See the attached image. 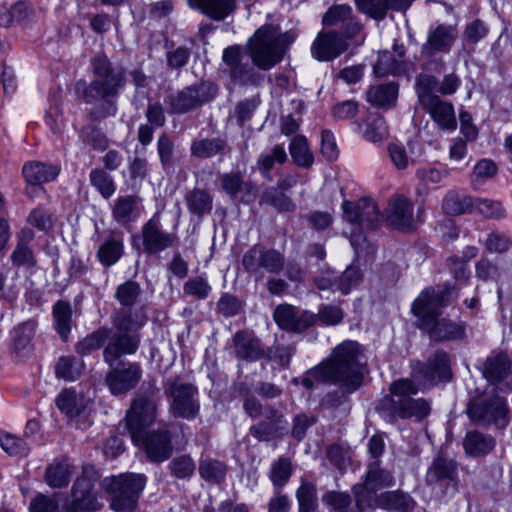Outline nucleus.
Masks as SVG:
<instances>
[{
    "label": "nucleus",
    "instance_id": "obj_1",
    "mask_svg": "<svg viewBox=\"0 0 512 512\" xmlns=\"http://www.w3.org/2000/svg\"><path fill=\"white\" fill-rule=\"evenodd\" d=\"M359 353L357 342H342L333 349L327 360L307 371L300 383L307 389L313 388L315 382L336 384L346 393H352L363 381Z\"/></svg>",
    "mask_w": 512,
    "mask_h": 512
},
{
    "label": "nucleus",
    "instance_id": "obj_2",
    "mask_svg": "<svg viewBox=\"0 0 512 512\" xmlns=\"http://www.w3.org/2000/svg\"><path fill=\"white\" fill-rule=\"evenodd\" d=\"M91 67L93 79L85 86L82 99L94 104L89 116L93 121H100L116 114L117 98L126 78L124 70L114 67L104 55L95 56Z\"/></svg>",
    "mask_w": 512,
    "mask_h": 512
},
{
    "label": "nucleus",
    "instance_id": "obj_3",
    "mask_svg": "<svg viewBox=\"0 0 512 512\" xmlns=\"http://www.w3.org/2000/svg\"><path fill=\"white\" fill-rule=\"evenodd\" d=\"M286 45V34H282L277 26L265 25L250 38L247 50L255 66L270 70L282 60Z\"/></svg>",
    "mask_w": 512,
    "mask_h": 512
},
{
    "label": "nucleus",
    "instance_id": "obj_4",
    "mask_svg": "<svg viewBox=\"0 0 512 512\" xmlns=\"http://www.w3.org/2000/svg\"><path fill=\"white\" fill-rule=\"evenodd\" d=\"M144 474L123 473L102 481L103 489L110 496V507L116 512H132L146 485Z\"/></svg>",
    "mask_w": 512,
    "mask_h": 512
},
{
    "label": "nucleus",
    "instance_id": "obj_5",
    "mask_svg": "<svg viewBox=\"0 0 512 512\" xmlns=\"http://www.w3.org/2000/svg\"><path fill=\"white\" fill-rule=\"evenodd\" d=\"M390 403L395 414L403 419H423L430 412V403L424 398H414L419 387L410 379H399L390 386Z\"/></svg>",
    "mask_w": 512,
    "mask_h": 512
},
{
    "label": "nucleus",
    "instance_id": "obj_6",
    "mask_svg": "<svg viewBox=\"0 0 512 512\" xmlns=\"http://www.w3.org/2000/svg\"><path fill=\"white\" fill-rule=\"evenodd\" d=\"M457 37L458 31L454 25L431 26L420 50L421 57L425 59V67L429 70H441L443 62L440 56L450 53Z\"/></svg>",
    "mask_w": 512,
    "mask_h": 512
},
{
    "label": "nucleus",
    "instance_id": "obj_7",
    "mask_svg": "<svg viewBox=\"0 0 512 512\" xmlns=\"http://www.w3.org/2000/svg\"><path fill=\"white\" fill-rule=\"evenodd\" d=\"M164 392L171 399L170 413L176 418L193 420L200 410L198 389L179 378H170L164 383Z\"/></svg>",
    "mask_w": 512,
    "mask_h": 512
},
{
    "label": "nucleus",
    "instance_id": "obj_8",
    "mask_svg": "<svg viewBox=\"0 0 512 512\" xmlns=\"http://www.w3.org/2000/svg\"><path fill=\"white\" fill-rule=\"evenodd\" d=\"M242 264L244 269L259 281L264 278L265 273H280L285 268V257L276 249L254 245L243 255Z\"/></svg>",
    "mask_w": 512,
    "mask_h": 512
},
{
    "label": "nucleus",
    "instance_id": "obj_9",
    "mask_svg": "<svg viewBox=\"0 0 512 512\" xmlns=\"http://www.w3.org/2000/svg\"><path fill=\"white\" fill-rule=\"evenodd\" d=\"M217 86L209 81H202L183 88L169 97L167 103L171 113L183 114L194 110L214 99Z\"/></svg>",
    "mask_w": 512,
    "mask_h": 512
},
{
    "label": "nucleus",
    "instance_id": "obj_10",
    "mask_svg": "<svg viewBox=\"0 0 512 512\" xmlns=\"http://www.w3.org/2000/svg\"><path fill=\"white\" fill-rule=\"evenodd\" d=\"M96 476L92 469H84L71 489V501L64 506L65 512H94L101 504L94 492Z\"/></svg>",
    "mask_w": 512,
    "mask_h": 512
},
{
    "label": "nucleus",
    "instance_id": "obj_11",
    "mask_svg": "<svg viewBox=\"0 0 512 512\" xmlns=\"http://www.w3.org/2000/svg\"><path fill=\"white\" fill-rule=\"evenodd\" d=\"M447 291H436L434 288H426L414 300L412 313L418 320V326L426 331L441 314V308L447 305Z\"/></svg>",
    "mask_w": 512,
    "mask_h": 512
},
{
    "label": "nucleus",
    "instance_id": "obj_12",
    "mask_svg": "<svg viewBox=\"0 0 512 512\" xmlns=\"http://www.w3.org/2000/svg\"><path fill=\"white\" fill-rule=\"evenodd\" d=\"M155 419V402L144 396L137 397L126 414L127 428L135 444H139L141 433L146 427L152 425Z\"/></svg>",
    "mask_w": 512,
    "mask_h": 512
},
{
    "label": "nucleus",
    "instance_id": "obj_13",
    "mask_svg": "<svg viewBox=\"0 0 512 512\" xmlns=\"http://www.w3.org/2000/svg\"><path fill=\"white\" fill-rule=\"evenodd\" d=\"M393 485L394 478L392 474L381 469L378 461L373 462L369 465L364 484L356 485L353 488L358 508L362 509L365 506H370L371 494Z\"/></svg>",
    "mask_w": 512,
    "mask_h": 512
},
{
    "label": "nucleus",
    "instance_id": "obj_14",
    "mask_svg": "<svg viewBox=\"0 0 512 512\" xmlns=\"http://www.w3.org/2000/svg\"><path fill=\"white\" fill-rule=\"evenodd\" d=\"M414 378L422 386H433L440 381L451 379L450 360L448 354L442 350L436 351L425 365L414 367Z\"/></svg>",
    "mask_w": 512,
    "mask_h": 512
},
{
    "label": "nucleus",
    "instance_id": "obj_15",
    "mask_svg": "<svg viewBox=\"0 0 512 512\" xmlns=\"http://www.w3.org/2000/svg\"><path fill=\"white\" fill-rule=\"evenodd\" d=\"M142 244L145 253L158 254L175 243L176 236L162 229L161 215L155 213L141 228Z\"/></svg>",
    "mask_w": 512,
    "mask_h": 512
},
{
    "label": "nucleus",
    "instance_id": "obj_16",
    "mask_svg": "<svg viewBox=\"0 0 512 512\" xmlns=\"http://www.w3.org/2000/svg\"><path fill=\"white\" fill-rule=\"evenodd\" d=\"M105 382L114 395H119L133 389L142 378V369L135 362H120L117 366H110Z\"/></svg>",
    "mask_w": 512,
    "mask_h": 512
},
{
    "label": "nucleus",
    "instance_id": "obj_17",
    "mask_svg": "<svg viewBox=\"0 0 512 512\" xmlns=\"http://www.w3.org/2000/svg\"><path fill=\"white\" fill-rule=\"evenodd\" d=\"M342 208L344 219L352 224L374 229L380 223L381 216L378 207L371 199L363 198L356 203L345 201Z\"/></svg>",
    "mask_w": 512,
    "mask_h": 512
},
{
    "label": "nucleus",
    "instance_id": "obj_18",
    "mask_svg": "<svg viewBox=\"0 0 512 512\" xmlns=\"http://www.w3.org/2000/svg\"><path fill=\"white\" fill-rule=\"evenodd\" d=\"M507 410L506 400L501 397H494L489 402L469 406L468 415L479 424L494 423L498 427H504Z\"/></svg>",
    "mask_w": 512,
    "mask_h": 512
},
{
    "label": "nucleus",
    "instance_id": "obj_19",
    "mask_svg": "<svg viewBox=\"0 0 512 512\" xmlns=\"http://www.w3.org/2000/svg\"><path fill=\"white\" fill-rule=\"evenodd\" d=\"M137 446L141 447L147 457L153 462H164L172 454L173 444L167 430H157L151 433H141Z\"/></svg>",
    "mask_w": 512,
    "mask_h": 512
},
{
    "label": "nucleus",
    "instance_id": "obj_20",
    "mask_svg": "<svg viewBox=\"0 0 512 512\" xmlns=\"http://www.w3.org/2000/svg\"><path fill=\"white\" fill-rule=\"evenodd\" d=\"M273 317L279 327L291 332H303L317 322L315 314L308 311L299 312L288 304L279 305Z\"/></svg>",
    "mask_w": 512,
    "mask_h": 512
},
{
    "label": "nucleus",
    "instance_id": "obj_21",
    "mask_svg": "<svg viewBox=\"0 0 512 512\" xmlns=\"http://www.w3.org/2000/svg\"><path fill=\"white\" fill-rule=\"evenodd\" d=\"M348 48L347 41L338 31L319 33L311 46L313 57L319 61H330Z\"/></svg>",
    "mask_w": 512,
    "mask_h": 512
},
{
    "label": "nucleus",
    "instance_id": "obj_22",
    "mask_svg": "<svg viewBox=\"0 0 512 512\" xmlns=\"http://www.w3.org/2000/svg\"><path fill=\"white\" fill-rule=\"evenodd\" d=\"M139 333L117 332L110 339L104 349V360L109 366H113L122 355L135 354L140 345Z\"/></svg>",
    "mask_w": 512,
    "mask_h": 512
},
{
    "label": "nucleus",
    "instance_id": "obj_23",
    "mask_svg": "<svg viewBox=\"0 0 512 512\" xmlns=\"http://www.w3.org/2000/svg\"><path fill=\"white\" fill-rule=\"evenodd\" d=\"M223 62L226 66L225 70L231 80L237 84H247L254 80V68L248 63L241 61L240 46H230L223 51Z\"/></svg>",
    "mask_w": 512,
    "mask_h": 512
},
{
    "label": "nucleus",
    "instance_id": "obj_24",
    "mask_svg": "<svg viewBox=\"0 0 512 512\" xmlns=\"http://www.w3.org/2000/svg\"><path fill=\"white\" fill-rule=\"evenodd\" d=\"M387 221L397 229H410L413 226V204L403 195H394L387 206Z\"/></svg>",
    "mask_w": 512,
    "mask_h": 512
},
{
    "label": "nucleus",
    "instance_id": "obj_25",
    "mask_svg": "<svg viewBox=\"0 0 512 512\" xmlns=\"http://www.w3.org/2000/svg\"><path fill=\"white\" fill-rule=\"evenodd\" d=\"M223 191L233 199L250 203L256 199L257 188L248 181H244L240 173H226L220 178Z\"/></svg>",
    "mask_w": 512,
    "mask_h": 512
},
{
    "label": "nucleus",
    "instance_id": "obj_26",
    "mask_svg": "<svg viewBox=\"0 0 512 512\" xmlns=\"http://www.w3.org/2000/svg\"><path fill=\"white\" fill-rule=\"evenodd\" d=\"M405 48L402 44L395 43L393 51H382L378 55L377 62L374 65V72L379 77L388 74H399L405 69Z\"/></svg>",
    "mask_w": 512,
    "mask_h": 512
},
{
    "label": "nucleus",
    "instance_id": "obj_27",
    "mask_svg": "<svg viewBox=\"0 0 512 512\" xmlns=\"http://www.w3.org/2000/svg\"><path fill=\"white\" fill-rule=\"evenodd\" d=\"M233 349L240 360L253 362L265 356L260 340L246 331H239L234 335Z\"/></svg>",
    "mask_w": 512,
    "mask_h": 512
},
{
    "label": "nucleus",
    "instance_id": "obj_28",
    "mask_svg": "<svg viewBox=\"0 0 512 512\" xmlns=\"http://www.w3.org/2000/svg\"><path fill=\"white\" fill-rule=\"evenodd\" d=\"M458 480L457 464L451 459L437 457L427 470L425 481L428 485L444 483L456 485Z\"/></svg>",
    "mask_w": 512,
    "mask_h": 512
},
{
    "label": "nucleus",
    "instance_id": "obj_29",
    "mask_svg": "<svg viewBox=\"0 0 512 512\" xmlns=\"http://www.w3.org/2000/svg\"><path fill=\"white\" fill-rule=\"evenodd\" d=\"M423 107L440 129L454 131L457 128L454 106L449 101L437 97Z\"/></svg>",
    "mask_w": 512,
    "mask_h": 512
},
{
    "label": "nucleus",
    "instance_id": "obj_30",
    "mask_svg": "<svg viewBox=\"0 0 512 512\" xmlns=\"http://www.w3.org/2000/svg\"><path fill=\"white\" fill-rule=\"evenodd\" d=\"M190 8L201 11L215 21H222L237 7L236 0H187Z\"/></svg>",
    "mask_w": 512,
    "mask_h": 512
},
{
    "label": "nucleus",
    "instance_id": "obj_31",
    "mask_svg": "<svg viewBox=\"0 0 512 512\" xmlns=\"http://www.w3.org/2000/svg\"><path fill=\"white\" fill-rule=\"evenodd\" d=\"M23 176L29 185H43L57 178L60 168L43 162H29L23 166Z\"/></svg>",
    "mask_w": 512,
    "mask_h": 512
},
{
    "label": "nucleus",
    "instance_id": "obj_32",
    "mask_svg": "<svg viewBox=\"0 0 512 512\" xmlns=\"http://www.w3.org/2000/svg\"><path fill=\"white\" fill-rule=\"evenodd\" d=\"M145 323L146 316L140 311L119 308L112 316V324L117 332L138 333Z\"/></svg>",
    "mask_w": 512,
    "mask_h": 512
},
{
    "label": "nucleus",
    "instance_id": "obj_33",
    "mask_svg": "<svg viewBox=\"0 0 512 512\" xmlns=\"http://www.w3.org/2000/svg\"><path fill=\"white\" fill-rule=\"evenodd\" d=\"M426 332L430 338L435 340H458L465 335V325L462 322H453L449 319H437Z\"/></svg>",
    "mask_w": 512,
    "mask_h": 512
},
{
    "label": "nucleus",
    "instance_id": "obj_34",
    "mask_svg": "<svg viewBox=\"0 0 512 512\" xmlns=\"http://www.w3.org/2000/svg\"><path fill=\"white\" fill-rule=\"evenodd\" d=\"M37 321L28 319L16 325L11 331L12 346L15 352L20 353L31 345L37 329Z\"/></svg>",
    "mask_w": 512,
    "mask_h": 512
},
{
    "label": "nucleus",
    "instance_id": "obj_35",
    "mask_svg": "<svg viewBox=\"0 0 512 512\" xmlns=\"http://www.w3.org/2000/svg\"><path fill=\"white\" fill-rule=\"evenodd\" d=\"M463 446L468 455L481 456L487 454L494 448L495 441L490 435L478 431H471L466 434Z\"/></svg>",
    "mask_w": 512,
    "mask_h": 512
},
{
    "label": "nucleus",
    "instance_id": "obj_36",
    "mask_svg": "<svg viewBox=\"0 0 512 512\" xmlns=\"http://www.w3.org/2000/svg\"><path fill=\"white\" fill-rule=\"evenodd\" d=\"M397 94L398 86L392 82L372 86L367 91V101L377 107H391L396 101Z\"/></svg>",
    "mask_w": 512,
    "mask_h": 512
},
{
    "label": "nucleus",
    "instance_id": "obj_37",
    "mask_svg": "<svg viewBox=\"0 0 512 512\" xmlns=\"http://www.w3.org/2000/svg\"><path fill=\"white\" fill-rule=\"evenodd\" d=\"M88 401L73 389L63 390L57 397V407L69 417L78 416L87 406Z\"/></svg>",
    "mask_w": 512,
    "mask_h": 512
},
{
    "label": "nucleus",
    "instance_id": "obj_38",
    "mask_svg": "<svg viewBox=\"0 0 512 512\" xmlns=\"http://www.w3.org/2000/svg\"><path fill=\"white\" fill-rule=\"evenodd\" d=\"M73 474V468L67 461L54 462L47 466L45 481L52 488L66 487Z\"/></svg>",
    "mask_w": 512,
    "mask_h": 512
},
{
    "label": "nucleus",
    "instance_id": "obj_39",
    "mask_svg": "<svg viewBox=\"0 0 512 512\" xmlns=\"http://www.w3.org/2000/svg\"><path fill=\"white\" fill-rule=\"evenodd\" d=\"M54 327L61 339L66 341L71 331L72 309L65 301H57L53 306Z\"/></svg>",
    "mask_w": 512,
    "mask_h": 512
},
{
    "label": "nucleus",
    "instance_id": "obj_40",
    "mask_svg": "<svg viewBox=\"0 0 512 512\" xmlns=\"http://www.w3.org/2000/svg\"><path fill=\"white\" fill-rule=\"evenodd\" d=\"M138 216L137 198L131 195L120 197L115 201L113 217L121 224H126Z\"/></svg>",
    "mask_w": 512,
    "mask_h": 512
},
{
    "label": "nucleus",
    "instance_id": "obj_41",
    "mask_svg": "<svg viewBox=\"0 0 512 512\" xmlns=\"http://www.w3.org/2000/svg\"><path fill=\"white\" fill-rule=\"evenodd\" d=\"M123 241L110 238L105 240L98 248V260L105 266L110 267L116 264L123 254Z\"/></svg>",
    "mask_w": 512,
    "mask_h": 512
},
{
    "label": "nucleus",
    "instance_id": "obj_42",
    "mask_svg": "<svg viewBox=\"0 0 512 512\" xmlns=\"http://www.w3.org/2000/svg\"><path fill=\"white\" fill-rule=\"evenodd\" d=\"M290 155L293 162L300 167L309 168L314 161L309 149L307 139L304 136H295L290 142Z\"/></svg>",
    "mask_w": 512,
    "mask_h": 512
},
{
    "label": "nucleus",
    "instance_id": "obj_43",
    "mask_svg": "<svg viewBox=\"0 0 512 512\" xmlns=\"http://www.w3.org/2000/svg\"><path fill=\"white\" fill-rule=\"evenodd\" d=\"M83 370V361L74 356L60 357L55 367L57 377L68 381H74L79 378Z\"/></svg>",
    "mask_w": 512,
    "mask_h": 512
},
{
    "label": "nucleus",
    "instance_id": "obj_44",
    "mask_svg": "<svg viewBox=\"0 0 512 512\" xmlns=\"http://www.w3.org/2000/svg\"><path fill=\"white\" fill-rule=\"evenodd\" d=\"M226 141L222 138L199 139L193 141L191 154L197 158H210L224 150Z\"/></svg>",
    "mask_w": 512,
    "mask_h": 512
},
{
    "label": "nucleus",
    "instance_id": "obj_45",
    "mask_svg": "<svg viewBox=\"0 0 512 512\" xmlns=\"http://www.w3.org/2000/svg\"><path fill=\"white\" fill-rule=\"evenodd\" d=\"M473 201L469 196L449 192L443 200L442 208L449 215H460L473 209Z\"/></svg>",
    "mask_w": 512,
    "mask_h": 512
},
{
    "label": "nucleus",
    "instance_id": "obj_46",
    "mask_svg": "<svg viewBox=\"0 0 512 512\" xmlns=\"http://www.w3.org/2000/svg\"><path fill=\"white\" fill-rule=\"evenodd\" d=\"M186 204L191 213L202 216L211 211L212 198L208 192L194 189L186 196Z\"/></svg>",
    "mask_w": 512,
    "mask_h": 512
},
{
    "label": "nucleus",
    "instance_id": "obj_47",
    "mask_svg": "<svg viewBox=\"0 0 512 512\" xmlns=\"http://www.w3.org/2000/svg\"><path fill=\"white\" fill-rule=\"evenodd\" d=\"M141 292V287L137 282L128 280L116 288L115 298L123 308H131L137 303Z\"/></svg>",
    "mask_w": 512,
    "mask_h": 512
},
{
    "label": "nucleus",
    "instance_id": "obj_48",
    "mask_svg": "<svg viewBox=\"0 0 512 512\" xmlns=\"http://www.w3.org/2000/svg\"><path fill=\"white\" fill-rule=\"evenodd\" d=\"M199 474L207 481L219 483L225 477L226 466L218 460L205 459L199 465Z\"/></svg>",
    "mask_w": 512,
    "mask_h": 512
},
{
    "label": "nucleus",
    "instance_id": "obj_49",
    "mask_svg": "<svg viewBox=\"0 0 512 512\" xmlns=\"http://www.w3.org/2000/svg\"><path fill=\"white\" fill-rule=\"evenodd\" d=\"M110 331L108 329H99L94 331L76 345V351L81 355H88L99 349L108 338Z\"/></svg>",
    "mask_w": 512,
    "mask_h": 512
},
{
    "label": "nucleus",
    "instance_id": "obj_50",
    "mask_svg": "<svg viewBox=\"0 0 512 512\" xmlns=\"http://www.w3.org/2000/svg\"><path fill=\"white\" fill-rule=\"evenodd\" d=\"M292 474V463L286 457H280L271 465L270 479L275 486L285 485Z\"/></svg>",
    "mask_w": 512,
    "mask_h": 512
},
{
    "label": "nucleus",
    "instance_id": "obj_51",
    "mask_svg": "<svg viewBox=\"0 0 512 512\" xmlns=\"http://www.w3.org/2000/svg\"><path fill=\"white\" fill-rule=\"evenodd\" d=\"M1 448L12 456H26L30 450L29 445L15 435L0 432Z\"/></svg>",
    "mask_w": 512,
    "mask_h": 512
},
{
    "label": "nucleus",
    "instance_id": "obj_52",
    "mask_svg": "<svg viewBox=\"0 0 512 512\" xmlns=\"http://www.w3.org/2000/svg\"><path fill=\"white\" fill-rule=\"evenodd\" d=\"M498 171L497 165L490 159L479 160L473 169L471 178L472 185L479 187L485 181L491 179L496 175Z\"/></svg>",
    "mask_w": 512,
    "mask_h": 512
},
{
    "label": "nucleus",
    "instance_id": "obj_53",
    "mask_svg": "<svg viewBox=\"0 0 512 512\" xmlns=\"http://www.w3.org/2000/svg\"><path fill=\"white\" fill-rule=\"evenodd\" d=\"M300 512H314L317 506L316 489L309 482H302L296 493Z\"/></svg>",
    "mask_w": 512,
    "mask_h": 512
},
{
    "label": "nucleus",
    "instance_id": "obj_54",
    "mask_svg": "<svg viewBox=\"0 0 512 512\" xmlns=\"http://www.w3.org/2000/svg\"><path fill=\"white\" fill-rule=\"evenodd\" d=\"M10 260L13 267L31 269L36 266L37 260L30 246L16 245Z\"/></svg>",
    "mask_w": 512,
    "mask_h": 512
},
{
    "label": "nucleus",
    "instance_id": "obj_55",
    "mask_svg": "<svg viewBox=\"0 0 512 512\" xmlns=\"http://www.w3.org/2000/svg\"><path fill=\"white\" fill-rule=\"evenodd\" d=\"M437 80L434 76L421 74L416 79L417 95L420 103L425 105L427 102L437 98L433 92L436 90Z\"/></svg>",
    "mask_w": 512,
    "mask_h": 512
},
{
    "label": "nucleus",
    "instance_id": "obj_56",
    "mask_svg": "<svg viewBox=\"0 0 512 512\" xmlns=\"http://www.w3.org/2000/svg\"><path fill=\"white\" fill-rule=\"evenodd\" d=\"M473 209L487 218L500 219L505 217V210L498 201L477 198L473 201Z\"/></svg>",
    "mask_w": 512,
    "mask_h": 512
},
{
    "label": "nucleus",
    "instance_id": "obj_57",
    "mask_svg": "<svg viewBox=\"0 0 512 512\" xmlns=\"http://www.w3.org/2000/svg\"><path fill=\"white\" fill-rule=\"evenodd\" d=\"M262 201L283 212H290L295 209L292 200L275 188L267 189L262 195Z\"/></svg>",
    "mask_w": 512,
    "mask_h": 512
},
{
    "label": "nucleus",
    "instance_id": "obj_58",
    "mask_svg": "<svg viewBox=\"0 0 512 512\" xmlns=\"http://www.w3.org/2000/svg\"><path fill=\"white\" fill-rule=\"evenodd\" d=\"M287 159L285 147L283 145H275L270 152L262 153L258 159L260 169L267 173L275 163L283 164Z\"/></svg>",
    "mask_w": 512,
    "mask_h": 512
},
{
    "label": "nucleus",
    "instance_id": "obj_59",
    "mask_svg": "<svg viewBox=\"0 0 512 512\" xmlns=\"http://www.w3.org/2000/svg\"><path fill=\"white\" fill-rule=\"evenodd\" d=\"M382 498L388 508L402 512H407L413 509L415 505L414 500L407 493L400 491L387 492L382 495Z\"/></svg>",
    "mask_w": 512,
    "mask_h": 512
},
{
    "label": "nucleus",
    "instance_id": "obj_60",
    "mask_svg": "<svg viewBox=\"0 0 512 512\" xmlns=\"http://www.w3.org/2000/svg\"><path fill=\"white\" fill-rule=\"evenodd\" d=\"M90 182L105 198H109L115 192V186L111 176L103 170H92L90 173Z\"/></svg>",
    "mask_w": 512,
    "mask_h": 512
},
{
    "label": "nucleus",
    "instance_id": "obj_61",
    "mask_svg": "<svg viewBox=\"0 0 512 512\" xmlns=\"http://www.w3.org/2000/svg\"><path fill=\"white\" fill-rule=\"evenodd\" d=\"M361 281V273L357 267L349 266L340 276L337 275V290L348 294Z\"/></svg>",
    "mask_w": 512,
    "mask_h": 512
},
{
    "label": "nucleus",
    "instance_id": "obj_62",
    "mask_svg": "<svg viewBox=\"0 0 512 512\" xmlns=\"http://www.w3.org/2000/svg\"><path fill=\"white\" fill-rule=\"evenodd\" d=\"M358 9L376 20H382L387 13L386 0H355Z\"/></svg>",
    "mask_w": 512,
    "mask_h": 512
},
{
    "label": "nucleus",
    "instance_id": "obj_63",
    "mask_svg": "<svg viewBox=\"0 0 512 512\" xmlns=\"http://www.w3.org/2000/svg\"><path fill=\"white\" fill-rule=\"evenodd\" d=\"M352 15V8L346 5H338L330 8L323 17V24L326 26H339V28Z\"/></svg>",
    "mask_w": 512,
    "mask_h": 512
},
{
    "label": "nucleus",
    "instance_id": "obj_64",
    "mask_svg": "<svg viewBox=\"0 0 512 512\" xmlns=\"http://www.w3.org/2000/svg\"><path fill=\"white\" fill-rule=\"evenodd\" d=\"M59 496L60 494H54L52 497L44 494H38L30 502V512H57Z\"/></svg>",
    "mask_w": 512,
    "mask_h": 512
}]
</instances>
